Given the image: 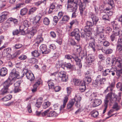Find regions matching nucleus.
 <instances>
[{
	"label": "nucleus",
	"mask_w": 122,
	"mask_h": 122,
	"mask_svg": "<svg viewBox=\"0 0 122 122\" xmlns=\"http://www.w3.org/2000/svg\"><path fill=\"white\" fill-rule=\"evenodd\" d=\"M112 60L110 58L106 59V61L107 64L115 65L122 68V60L121 59L114 56H112Z\"/></svg>",
	"instance_id": "1"
},
{
	"label": "nucleus",
	"mask_w": 122,
	"mask_h": 122,
	"mask_svg": "<svg viewBox=\"0 0 122 122\" xmlns=\"http://www.w3.org/2000/svg\"><path fill=\"white\" fill-rule=\"evenodd\" d=\"M22 72V74L18 71H17L15 69H13L10 74L9 78L11 79V80L14 81L16 78L17 79L22 78L24 76V72Z\"/></svg>",
	"instance_id": "2"
},
{
	"label": "nucleus",
	"mask_w": 122,
	"mask_h": 122,
	"mask_svg": "<svg viewBox=\"0 0 122 122\" xmlns=\"http://www.w3.org/2000/svg\"><path fill=\"white\" fill-rule=\"evenodd\" d=\"M22 72V74L18 71H17L15 69H13L10 74L9 78L11 79V80L14 81L16 78L17 79L22 78L24 76V72Z\"/></svg>",
	"instance_id": "3"
},
{
	"label": "nucleus",
	"mask_w": 122,
	"mask_h": 122,
	"mask_svg": "<svg viewBox=\"0 0 122 122\" xmlns=\"http://www.w3.org/2000/svg\"><path fill=\"white\" fill-rule=\"evenodd\" d=\"M81 98L80 96H76L74 98L71 100L67 104V107L68 109L71 108L74 105L75 102H76L75 105L76 107H79L80 106V102Z\"/></svg>",
	"instance_id": "4"
},
{
	"label": "nucleus",
	"mask_w": 122,
	"mask_h": 122,
	"mask_svg": "<svg viewBox=\"0 0 122 122\" xmlns=\"http://www.w3.org/2000/svg\"><path fill=\"white\" fill-rule=\"evenodd\" d=\"M106 80L105 78L102 77L100 75L97 76L95 80L93 82V85L95 87L100 86V85L104 84Z\"/></svg>",
	"instance_id": "5"
},
{
	"label": "nucleus",
	"mask_w": 122,
	"mask_h": 122,
	"mask_svg": "<svg viewBox=\"0 0 122 122\" xmlns=\"http://www.w3.org/2000/svg\"><path fill=\"white\" fill-rule=\"evenodd\" d=\"M51 108H50L49 109L45 111L42 113L41 115L42 116H47L48 117H56L58 115V114L54 111H50Z\"/></svg>",
	"instance_id": "6"
},
{
	"label": "nucleus",
	"mask_w": 122,
	"mask_h": 122,
	"mask_svg": "<svg viewBox=\"0 0 122 122\" xmlns=\"http://www.w3.org/2000/svg\"><path fill=\"white\" fill-rule=\"evenodd\" d=\"M58 77L62 82H66L68 80V77L66 75V72L64 71L60 72L58 74Z\"/></svg>",
	"instance_id": "7"
},
{
	"label": "nucleus",
	"mask_w": 122,
	"mask_h": 122,
	"mask_svg": "<svg viewBox=\"0 0 122 122\" xmlns=\"http://www.w3.org/2000/svg\"><path fill=\"white\" fill-rule=\"evenodd\" d=\"M80 31L78 29L76 28L72 31L71 33V35L74 36L78 42L80 40V36L79 34Z\"/></svg>",
	"instance_id": "8"
},
{
	"label": "nucleus",
	"mask_w": 122,
	"mask_h": 122,
	"mask_svg": "<svg viewBox=\"0 0 122 122\" xmlns=\"http://www.w3.org/2000/svg\"><path fill=\"white\" fill-rule=\"evenodd\" d=\"M74 3L78 6L79 5V9L81 15H82L83 13V11L85 10V7H83L82 5V3L81 0H74Z\"/></svg>",
	"instance_id": "9"
},
{
	"label": "nucleus",
	"mask_w": 122,
	"mask_h": 122,
	"mask_svg": "<svg viewBox=\"0 0 122 122\" xmlns=\"http://www.w3.org/2000/svg\"><path fill=\"white\" fill-rule=\"evenodd\" d=\"M41 16L37 15L35 18L34 20L35 21V24L33 26L34 28H38L41 24Z\"/></svg>",
	"instance_id": "10"
},
{
	"label": "nucleus",
	"mask_w": 122,
	"mask_h": 122,
	"mask_svg": "<svg viewBox=\"0 0 122 122\" xmlns=\"http://www.w3.org/2000/svg\"><path fill=\"white\" fill-rule=\"evenodd\" d=\"M112 100V95L111 93H109L104 100V106L105 107H107L109 100L111 101Z\"/></svg>",
	"instance_id": "11"
},
{
	"label": "nucleus",
	"mask_w": 122,
	"mask_h": 122,
	"mask_svg": "<svg viewBox=\"0 0 122 122\" xmlns=\"http://www.w3.org/2000/svg\"><path fill=\"white\" fill-rule=\"evenodd\" d=\"M111 24L113 27V32H117V33H120V30L119 28L118 24L115 21L112 22Z\"/></svg>",
	"instance_id": "12"
},
{
	"label": "nucleus",
	"mask_w": 122,
	"mask_h": 122,
	"mask_svg": "<svg viewBox=\"0 0 122 122\" xmlns=\"http://www.w3.org/2000/svg\"><path fill=\"white\" fill-rule=\"evenodd\" d=\"M12 81H13L11 80V79L8 78V79L3 83L2 85L4 87L8 89L9 87L12 84Z\"/></svg>",
	"instance_id": "13"
},
{
	"label": "nucleus",
	"mask_w": 122,
	"mask_h": 122,
	"mask_svg": "<svg viewBox=\"0 0 122 122\" xmlns=\"http://www.w3.org/2000/svg\"><path fill=\"white\" fill-rule=\"evenodd\" d=\"M26 72L24 73V75H26V76L27 78L30 80V81H32L34 80L35 79V77L32 73H31L27 70H26Z\"/></svg>",
	"instance_id": "14"
},
{
	"label": "nucleus",
	"mask_w": 122,
	"mask_h": 122,
	"mask_svg": "<svg viewBox=\"0 0 122 122\" xmlns=\"http://www.w3.org/2000/svg\"><path fill=\"white\" fill-rule=\"evenodd\" d=\"M8 13L7 12H2L0 16V22H2L6 20L7 18Z\"/></svg>",
	"instance_id": "15"
},
{
	"label": "nucleus",
	"mask_w": 122,
	"mask_h": 122,
	"mask_svg": "<svg viewBox=\"0 0 122 122\" xmlns=\"http://www.w3.org/2000/svg\"><path fill=\"white\" fill-rule=\"evenodd\" d=\"M41 82V79L38 80L33 86V88L31 90L32 92L34 93L37 91V88L40 84Z\"/></svg>",
	"instance_id": "16"
},
{
	"label": "nucleus",
	"mask_w": 122,
	"mask_h": 122,
	"mask_svg": "<svg viewBox=\"0 0 122 122\" xmlns=\"http://www.w3.org/2000/svg\"><path fill=\"white\" fill-rule=\"evenodd\" d=\"M33 30L29 32L27 34V36L30 39L33 36L38 29V28H34L33 26Z\"/></svg>",
	"instance_id": "17"
},
{
	"label": "nucleus",
	"mask_w": 122,
	"mask_h": 122,
	"mask_svg": "<svg viewBox=\"0 0 122 122\" xmlns=\"http://www.w3.org/2000/svg\"><path fill=\"white\" fill-rule=\"evenodd\" d=\"M113 32V33L110 36L111 41L112 42H113L115 40L116 41V36H118L120 34V33H117V32Z\"/></svg>",
	"instance_id": "18"
},
{
	"label": "nucleus",
	"mask_w": 122,
	"mask_h": 122,
	"mask_svg": "<svg viewBox=\"0 0 122 122\" xmlns=\"http://www.w3.org/2000/svg\"><path fill=\"white\" fill-rule=\"evenodd\" d=\"M102 103V101L100 99H95L93 103L92 107H96Z\"/></svg>",
	"instance_id": "19"
},
{
	"label": "nucleus",
	"mask_w": 122,
	"mask_h": 122,
	"mask_svg": "<svg viewBox=\"0 0 122 122\" xmlns=\"http://www.w3.org/2000/svg\"><path fill=\"white\" fill-rule=\"evenodd\" d=\"M96 37H97L98 40L102 42V40L105 39V37L104 33L97 34Z\"/></svg>",
	"instance_id": "20"
},
{
	"label": "nucleus",
	"mask_w": 122,
	"mask_h": 122,
	"mask_svg": "<svg viewBox=\"0 0 122 122\" xmlns=\"http://www.w3.org/2000/svg\"><path fill=\"white\" fill-rule=\"evenodd\" d=\"M95 60L94 57L91 55H88L86 59L87 62L89 64L93 62Z\"/></svg>",
	"instance_id": "21"
},
{
	"label": "nucleus",
	"mask_w": 122,
	"mask_h": 122,
	"mask_svg": "<svg viewBox=\"0 0 122 122\" xmlns=\"http://www.w3.org/2000/svg\"><path fill=\"white\" fill-rule=\"evenodd\" d=\"M91 17L92 19V22L94 24V25H96L99 20L98 17L94 15L93 14L91 15Z\"/></svg>",
	"instance_id": "22"
},
{
	"label": "nucleus",
	"mask_w": 122,
	"mask_h": 122,
	"mask_svg": "<svg viewBox=\"0 0 122 122\" xmlns=\"http://www.w3.org/2000/svg\"><path fill=\"white\" fill-rule=\"evenodd\" d=\"M7 73V70L5 67H2L0 70V76H5Z\"/></svg>",
	"instance_id": "23"
},
{
	"label": "nucleus",
	"mask_w": 122,
	"mask_h": 122,
	"mask_svg": "<svg viewBox=\"0 0 122 122\" xmlns=\"http://www.w3.org/2000/svg\"><path fill=\"white\" fill-rule=\"evenodd\" d=\"M73 59V60H75L76 62V65L79 66L80 68L81 67L82 64L80 59H79L77 57H74V56Z\"/></svg>",
	"instance_id": "24"
},
{
	"label": "nucleus",
	"mask_w": 122,
	"mask_h": 122,
	"mask_svg": "<svg viewBox=\"0 0 122 122\" xmlns=\"http://www.w3.org/2000/svg\"><path fill=\"white\" fill-rule=\"evenodd\" d=\"M91 81L92 79L91 77H85L83 79V84H84L85 85H87L91 82Z\"/></svg>",
	"instance_id": "25"
},
{
	"label": "nucleus",
	"mask_w": 122,
	"mask_h": 122,
	"mask_svg": "<svg viewBox=\"0 0 122 122\" xmlns=\"http://www.w3.org/2000/svg\"><path fill=\"white\" fill-rule=\"evenodd\" d=\"M65 66L67 68H68L70 70L72 71L76 70L75 66L73 65H71L70 63H68L65 64Z\"/></svg>",
	"instance_id": "26"
},
{
	"label": "nucleus",
	"mask_w": 122,
	"mask_h": 122,
	"mask_svg": "<svg viewBox=\"0 0 122 122\" xmlns=\"http://www.w3.org/2000/svg\"><path fill=\"white\" fill-rule=\"evenodd\" d=\"M89 46L94 51H96L95 41L94 39H92V41L90 42Z\"/></svg>",
	"instance_id": "27"
},
{
	"label": "nucleus",
	"mask_w": 122,
	"mask_h": 122,
	"mask_svg": "<svg viewBox=\"0 0 122 122\" xmlns=\"http://www.w3.org/2000/svg\"><path fill=\"white\" fill-rule=\"evenodd\" d=\"M74 83L76 86H80L82 82V80H81L77 79H74L73 80Z\"/></svg>",
	"instance_id": "28"
},
{
	"label": "nucleus",
	"mask_w": 122,
	"mask_h": 122,
	"mask_svg": "<svg viewBox=\"0 0 122 122\" xmlns=\"http://www.w3.org/2000/svg\"><path fill=\"white\" fill-rule=\"evenodd\" d=\"M68 97L66 96L65 97H64V99L63 101V104L60 106V110L61 111L65 107L66 103L68 101Z\"/></svg>",
	"instance_id": "29"
},
{
	"label": "nucleus",
	"mask_w": 122,
	"mask_h": 122,
	"mask_svg": "<svg viewBox=\"0 0 122 122\" xmlns=\"http://www.w3.org/2000/svg\"><path fill=\"white\" fill-rule=\"evenodd\" d=\"M43 38L42 37L41 35L37 36L35 39V40L36 42V44L37 43L38 44L40 43L41 42H42L43 41Z\"/></svg>",
	"instance_id": "30"
},
{
	"label": "nucleus",
	"mask_w": 122,
	"mask_h": 122,
	"mask_svg": "<svg viewBox=\"0 0 122 122\" xmlns=\"http://www.w3.org/2000/svg\"><path fill=\"white\" fill-rule=\"evenodd\" d=\"M32 55L34 57H37L40 56L41 53L40 51L38 50H35L31 52Z\"/></svg>",
	"instance_id": "31"
},
{
	"label": "nucleus",
	"mask_w": 122,
	"mask_h": 122,
	"mask_svg": "<svg viewBox=\"0 0 122 122\" xmlns=\"http://www.w3.org/2000/svg\"><path fill=\"white\" fill-rule=\"evenodd\" d=\"M104 30L103 27L102 26H97V28L96 29L97 34L103 33Z\"/></svg>",
	"instance_id": "32"
},
{
	"label": "nucleus",
	"mask_w": 122,
	"mask_h": 122,
	"mask_svg": "<svg viewBox=\"0 0 122 122\" xmlns=\"http://www.w3.org/2000/svg\"><path fill=\"white\" fill-rule=\"evenodd\" d=\"M116 47L117 48L122 47V37H119L118 39Z\"/></svg>",
	"instance_id": "33"
},
{
	"label": "nucleus",
	"mask_w": 122,
	"mask_h": 122,
	"mask_svg": "<svg viewBox=\"0 0 122 122\" xmlns=\"http://www.w3.org/2000/svg\"><path fill=\"white\" fill-rule=\"evenodd\" d=\"M11 52V49L9 47L4 49L3 52V54L6 56L7 54L10 53Z\"/></svg>",
	"instance_id": "34"
},
{
	"label": "nucleus",
	"mask_w": 122,
	"mask_h": 122,
	"mask_svg": "<svg viewBox=\"0 0 122 122\" xmlns=\"http://www.w3.org/2000/svg\"><path fill=\"white\" fill-rule=\"evenodd\" d=\"M8 89L3 87L0 91V94L1 95H4L7 94L8 92Z\"/></svg>",
	"instance_id": "35"
},
{
	"label": "nucleus",
	"mask_w": 122,
	"mask_h": 122,
	"mask_svg": "<svg viewBox=\"0 0 122 122\" xmlns=\"http://www.w3.org/2000/svg\"><path fill=\"white\" fill-rule=\"evenodd\" d=\"M79 89L80 91L81 92H84L86 90V85L82 83L79 86Z\"/></svg>",
	"instance_id": "36"
},
{
	"label": "nucleus",
	"mask_w": 122,
	"mask_h": 122,
	"mask_svg": "<svg viewBox=\"0 0 122 122\" xmlns=\"http://www.w3.org/2000/svg\"><path fill=\"white\" fill-rule=\"evenodd\" d=\"M29 62L30 63L36 64L38 63V60L35 58H31L28 60Z\"/></svg>",
	"instance_id": "37"
},
{
	"label": "nucleus",
	"mask_w": 122,
	"mask_h": 122,
	"mask_svg": "<svg viewBox=\"0 0 122 122\" xmlns=\"http://www.w3.org/2000/svg\"><path fill=\"white\" fill-rule=\"evenodd\" d=\"M12 97L11 95H7L6 96L2 98V100L3 101L6 102L8 101L11 99Z\"/></svg>",
	"instance_id": "38"
},
{
	"label": "nucleus",
	"mask_w": 122,
	"mask_h": 122,
	"mask_svg": "<svg viewBox=\"0 0 122 122\" xmlns=\"http://www.w3.org/2000/svg\"><path fill=\"white\" fill-rule=\"evenodd\" d=\"M12 21L14 24H17L18 22V20L15 18H9L7 21Z\"/></svg>",
	"instance_id": "39"
},
{
	"label": "nucleus",
	"mask_w": 122,
	"mask_h": 122,
	"mask_svg": "<svg viewBox=\"0 0 122 122\" xmlns=\"http://www.w3.org/2000/svg\"><path fill=\"white\" fill-rule=\"evenodd\" d=\"M118 67L120 68L121 69L117 70L116 71V75L118 77H119L121 76L122 74V68L120 67Z\"/></svg>",
	"instance_id": "40"
},
{
	"label": "nucleus",
	"mask_w": 122,
	"mask_h": 122,
	"mask_svg": "<svg viewBox=\"0 0 122 122\" xmlns=\"http://www.w3.org/2000/svg\"><path fill=\"white\" fill-rule=\"evenodd\" d=\"M51 104V103L49 102H44L42 105L43 108L44 109H46L49 107Z\"/></svg>",
	"instance_id": "41"
},
{
	"label": "nucleus",
	"mask_w": 122,
	"mask_h": 122,
	"mask_svg": "<svg viewBox=\"0 0 122 122\" xmlns=\"http://www.w3.org/2000/svg\"><path fill=\"white\" fill-rule=\"evenodd\" d=\"M86 39L88 40L92 38V33L91 32H86Z\"/></svg>",
	"instance_id": "42"
},
{
	"label": "nucleus",
	"mask_w": 122,
	"mask_h": 122,
	"mask_svg": "<svg viewBox=\"0 0 122 122\" xmlns=\"http://www.w3.org/2000/svg\"><path fill=\"white\" fill-rule=\"evenodd\" d=\"M98 114V112L97 111H92L91 113L92 117H95L97 116Z\"/></svg>",
	"instance_id": "43"
},
{
	"label": "nucleus",
	"mask_w": 122,
	"mask_h": 122,
	"mask_svg": "<svg viewBox=\"0 0 122 122\" xmlns=\"http://www.w3.org/2000/svg\"><path fill=\"white\" fill-rule=\"evenodd\" d=\"M43 22L44 24L48 25L50 23V21L47 18L45 17L43 19Z\"/></svg>",
	"instance_id": "44"
},
{
	"label": "nucleus",
	"mask_w": 122,
	"mask_h": 122,
	"mask_svg": "<svg viewBox=\"0 0 122 122\" xmlns=\"http://www.w3.org/2000/svg\"><path fill=\"white\" fill-rule=\"evenodd\" d=\"M92 30V28L90 27L86 26L84 28V30H83V31H84V32H91Z\"/></svg>",
	"instance_id": "45"
},
{
	"label": "nucleus",
	"mask_w": 122,
	"mask_h": 122,
	"mask_svg": "<svg viewBox=\"0 0 122 122\" xmlns=\"http://www.w3.org/2000/svg\"><path fill=\"white\" fill-rule=\"evenodd\" d=\"M27 11V9L26 8H24L22 9L20 11V14L22 15H25Z\"/></svg>",
	"instance_id": "46"
},
{
	"label": "nucleus",
	"mask_w": 122,
	"mask_h": 122,
	"mask_svg": "<svg viewBox=\"0 0 122 122\" xmlns=\"http://www.w3.org/2000/svg\"><path fill=\"white\" fill-rule=\"evenodd\" d=\"M20 51H15L12 55V58H16L18 57L20 54Z\"/></svg>",
	"instance_id": "47"
},
{
	"label": "nucleus",
	"mask_w": 122,
	"mask_h": 122,
	"mask_svg": "<svg viewBox=\"0 0 122 122\" xmlns=\"http://www.w3.org/2000/svg\"><path fill=\"white\" fill-rule=\"evenodd\" d=\"M104 30L105 32L108 34L109 33L112 31V29L109 26L106 27Z\"/></svg>",
	"instance_id": "48"
},
{
	"label": "nucleus",
	"mask_w": 122,
	"mask_h": 122,
	"mask_svg": "<svg viewBox=\"0 0 122 122\" xmlns=\"http://www.w3.org/2000/svg\"><path fill=\"white\" fill-rule=\"evenodd\" d=\"M30 23L27 20L23 21V25L25 27H28L29 26Z\"/></svg>",
	"instance_id": "49"
},
{
	"label": "nucleus",
	"mask_w": 122,
	"mask_h": 122,
	"mask_svg": "<svg viewBox=\"0 0 122 122\" xmlns=\"http://www.w3.org/2000/svg\"><path fill=\"white\" fill-rule=\"evenodd\" d=\"M70 44L72 46H75L76 45V43L74 40L72 39H71L69 41Z\"/></svg>",
	"instance_id": "50"
},
{
	"label": "nucleus",
	"mask_w": 122,
	"mask_h": 122,
	"mask_svg": "<svg viewBox=\"0 0 122 122\" xmlns=\"http://www.w3.org/2000/svg\"><path fill=\"white\" fill-rule=\"evenodd\" d=\"M102 19L104 20L110 21V18L108 15H103L102 17Z\"/></svg>",
	"instance_id": "51"
},
{
	"label": "nucleus",
	"mask_w": 122,
	"mask_h": 122,
	"mask_svg": "<svg viewBox=\"0 0 122 122\" xmlns=\"http://www.w3.org/2000/svg\"><path fill=\"white\" fill-rule=\"evenodd\" d=\"M107 4L112 8L114 6V2L113 0H108Z\"/></svg>",
	"instance_id": "52"
},
{
	"label": "nucleus",
	"mask_w": 122,
	"mask_h": 122,
	"mask_svg": "<svg viewBox=\"0 0 122 122\" xmlns=\"http://www.w3.org/2000/svg\"><path fill=\"white\" fill-rule=\"evenodd\" d=\"M20 30H19L18 29H15L12 32V34L13 36L17 35H18L20 34Z\"/></svg>",
	"instance_id": "53"
},
{
	"label": "nucleus",
	"mask_w": 122,
	"mask_h": 122,
	"mask_svg": "<svg viewBox=\"0 0 122 122\" xmlns=\"http://www.w3.org/2000/svg\"><path fill=\"white\" fill-rule=\"evenodd\" d=\"M110 70L108 69H106L104 71H103L102 73V75L104 76H106L108 74L110 71Z\"/></svg>",
	"instance_id": "54"
},
{
	"label": "nucleus",
	"mask_w": 122,
	"mask_h": 122,
	"mask_svg": "<svg viewBox=\"0 0 122 122\" xmlns=\"http://www.w3.org/2000/svg\"><path fill=\"white\" fill-rule=\"evenodd\" d=\"M112 108L113 109H115V110L117 111L120 109V107L117 103H115L113 105Z\"/></svg>",
	"instance_id": "55"
},
{
	"label": "nucleus",
	"mask_w": 122,
	"mask_h": 122,
	"mask_svg": "<svg viewBox=\"0 0 122 122\" xmlns=\"http://www.w3.org/2000/svg\"><path fill=\"white\" fill-rule=\"evenodd\" d=\"M69 19L70 18L68 16L64 15L63 16L61 20L63 21H67L69 20Z\"/></svg>",
	"instance_id": "56"
},
{
	"label": "nucleus",
	"mask_w": 122,
	"mask_h": 122,
	"mask_svg": "<svg viewBox=\"0 0 122 122\" xmlns=\"http://www.w3.org/2000/svg\"><path fill=\"white\" fill-rule=\"evenodd\" d=\"M86 25L89 27H92L94 25V24L92 22L90 21H86Z\"/></svg>",
	"instance_id": "57"
},
{
	"label": "nucleus",
	"mask_w": 122,
	"mask_h": 122,
	"mask_svg": "<svg viewBox=\"0 0 122 122\" xmlns=\"http://www.w3.org/2000/svg\"><path fill=\"white\" fill-rule=\"evenodd\" d=\"M91 70H88L87 71L86 73L85 77H91Z\"/></svg>",
	"instance_id": "58"
},
{
	"label": "nucleus",
	"mask_w": 122,
	"mask_h": 122,
	"mask_svg": "<svg viewBox=\"0 0 122 122\" xmlns=\"http://www.w3.org/2000/svg\"><path fill=\"white\" fill-rule=\"evenodd\" d=\"M47 47L46 45L45 44H42L40 47V48L42 52H44L46 48Z\"/></svg>",
	"instance_id": "59"
},
{
	"label": "nucleus",
	"mask_w": 122,
	"mask_h": 122,
	"mask_svg": "<svg viewBox=\"0 0 122 122\" xmlns=\"http://www.w3.org/2000/svg\"><path fill=\"white\" fill-rule=\"evenodd\" d=\"M37 9L36 8L33 7L31 8L28 14L30 15L34 12Z\"/></svg>",
	"instance_id": "60"
},
{
	"label": "nucleus",
	"mask_w": 122,
	"mask_h": 122,
	"mask_svg": "<svg viewBox=\"0 0 122 122\" xmlns=\"http://www.w3.org/2000/svg\"><path fill=\"white\" fill-rule=\"evenodd\" d=\"M122 93L120 92L118 93V95L115 96V97L116 98V100L119 101L121 99Z\"/></svg>",
	"instance_id": "61"
},
{
	"label": "nucleus",
	"mask_w": 122,
	"mask_h": 122,
	"mask_svg": "<svg viewBox=\"0 0 122 122\" xmlns=\"http://www.w3.org/2000/svg\"><path fill=\"white\" fill-rule=\"evenodd\" d=\"M103 68L102 66L101 65V62L98 63V70L100 71H103Z\"/></svg>",
	"instance_id": "62"
},
{
	"label": "nucleus",
	"mask_w": 122,
	"mask_h": 122,
	"mask_svg": "<svg viewBox=\"0 0 122 122\" xmlns=\"http://www.w3.org/2000/svg\"><path fill=\"white\" fill-rule=\"evenodd\" d=\"M117 87L119 90L122 91V84L121 83H118L117 85Z\"/></svg>",
	"instance_id": "63"
},
{
	"label": "nucleus",
	"mask_w": 122,
	"mask_h": 122,
	"mask_svg": "<svg viewBox=\"0 0 122 122\" xmlns=\"http://www.w3.org/2000/svg\"><path fill=\"white\" fill-rule=\"evenodd\" d=\"M50 49L49 48H47V47L46 48L45 50H44V52H42V53L43 54H48L50 52Z\"/></svg>",
	"instance_id": "64"
}]
</instances>
